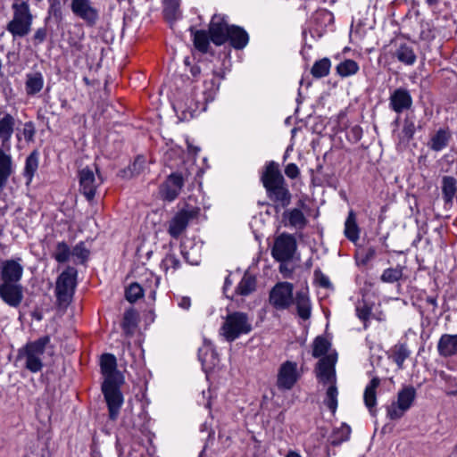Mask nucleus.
I'll return each instance as SVG.
<instances>
[{
    "label": "nucleus",
    "instance_id": "1",
    "mask_svg": "<svg viewBox=\"0 0 457 457\" xmlns=\"http://www.w3.org/2000/svg\"><path fill=\"white\" fill-rule=\"evenodd\" d=\"M262 181L271 201L282 208L290 204L292 195L277 162H270L266 165Z\"/></svg>",
    "mask_w": 457,
    "mask_h": 457
},
{
    "label": "nucleus",
    "instance_id": "2",
    "mask_svg": "<svg viewBox=\"0 0 457 457\" xmlns=\"http://www.w3.org/2000/svg\"><path fill=\"white\" fill-rule=\"evenodd\" d=\"M48 348L53 349L49 336H43L28 342L18 350L17 359L24 361V368L32 373H37L44 367L43 357Z\"/></svg>",
    "mask_w": 457,
    "mask_h": 457
},
{
    "label": "nucleus",
    "instance_id": "3",
    "mask_svg": "<svg viewBox=\"0 0 457 457\" xmlns=\"http://www.w3.org/2000/svg\"><path fill=\"white\" fill-rule=\"evenodd\" d=\"M12 19L7 23L6 30L13 38L27 36L33 23V14L27 1L14 2L12 4Z\"/></svg>",
    "mask_w": 457,
    "mask_h": 457
},
{
    "label": "nucleus",
    "instance_id": "4",
    "mask_svg": "<svg viewBox=\"0 0 457 457\" xmlns=\"http://www.w3.org/2000/svg\"><path fill=\"white\" fill-rule=\"evenodd\" d=\"M252 324L246 313L235 312L228 314L220 328V334L228 342H233L241 335L248 334Z\"/></svg>",
    "mask_w": 457,
    "mask_h": 457
},
{
    "label": "nucleus",
    "instance_id": "5",
    "mask_svg": "<svg viewBox=\"0 0 457 457\" xmlns=\"http://www.w3.org/2000/svg\"><path fill=\"white\" fill-rule=\"evenodd\" d=\"M77 270L68 266L57 278L55 295L60 306L66 307L71 302L77 285Z\"/></svg>",
    "mask_w": 457,
    "mask_h": 457
},
{
    "label": "nucleus",
    "instance_id": "6",
    "mask_svg": "<svg viewBox=\"0 0 457 457\" xmlns=\"http://www.w3.org/2000/svg\"><path fill=\"white\" fill-rule=\"evenodd\" d=\"M123 383L118 381L102 383V392L108 407L109 419L112 420H117L123 404L124 399L120 391Z\"/></svg>",
    "mask_w": 457,
    "mask_h": 457
},
{
    "label": "nucleus",
    "instance_id": "7",
    "mask_svg": "<svg viewBox=\"0 0 457 457\" xmlns=\"http://www.w3.org/2000/svg\"><path fill=\"white\" fill-rule=\"evenodd\" d=\"M296 248L297 244L295 237L283 233L275 239L271 254L276 261L284 262L294 257Z\"/></svg>",
    "mask_w": 457,
    "mask_h": 457
},
{
    "label": "nucleus",
    "instance_id": "8",
    "mask_svg": "<svg viewBox=\"0 0 457 457\" xmlns=\"http://www.w3.org/2000/svg\"><path fill=\"white\" fill-rule=\"evenodd\" d=\"M199 214V208L187 206L183 208L170 220L168 233L173 238H179L186 230L191 220Z\"/></svg>",
    "mask_w": 457,
    "mask_h": 457
},
{
    "label": "nucleus",
    "instance_id": "9",
    "mask_svg": "<svg viewBox=\"0 0 457 457\" xmlns=\"http://www.w3.org/2000/svg\"><path fill=\"white\" fill-rule=\"evenodd\" d=\"M270 303L278 310L287 309L293 303V285L289 282H279L270 294Z\"/></svg>",
    "mask_w": 457,
    "mask_h": 457
},
{
    "label": "nucleus",
    "instance_id": "10",
    "mask_svg": "<svg viewBox=\"0 0 457 457\" xmlns=\"http://www.w3.org/2000/svg\"><path fill=\"white\" fill-rule=\"evenodd\" d=\"M71 10L76 17L82 20L89 27L95 26L98 21V10L94 6L91 0H71Z\"/></svg>",
    "mask_w": 457,
    "mask_h": 457
},
{
    "label": "nucleus",
    "instance_id": "11",
    "mask_svg": "<svg viewBox=\"0 0 457 457\" xmlns=\"http://www.w3.org/2000/svg\"><path fill=\"white\" fill-rule=\"evenodd\" d=\"M299 378L300 375L297 372V363L287 361L280 365L278 370L277 386L282 391L291 390L296 384Z\"/></svg>",
    "mask_w": 457,
    "mask_h": 457
},
{
    "label": "nucleus",
    "instance_id": "12",
    "mask_svg": "<svg viewBox=\"0 0 457 457\" xmlns=\"http://www.w3.org/2000/svg\"><path fill=\"white\" fill-rule=\"evenodd\" d=\"M21 258L8 259L0 263V283L21 284L23 266Z\"/></svg>",
    "mask_w": 457,
    "mask_h": 457
},
{
    "label": "nucleus",
    "instance_id": "13",
    "mask_svg": "<svg viewBox=\"0 0 457 457\" xmlns=\"http://www.w3.org/2000/svg\"><path fill=\"white\" fill-rule=\"evenodd\" d=\"M336 361L333 355H325L318 361L315 372L319 383L324 386L337 384Z\"/></svg>",
    "mask_w": 457,
    "mask_h": 457
},
{
    "label": "nucleus",
    "instance_id": "14",
    "mask_svg": "<svg viewBox=\"0 0 457 457\" xmlns=\"http://www.w3.org/2000/svg\"><path fill=\"white\" fill-rule=\"evenodd\" d=\"M79 191L87 200L94 199L97 187L102 184L100 176L97 178L92 169L86 167L79 171Z\"/></svg>",
    "mask_w": 457,
    "mask_h": 457
},
{
    "label": "nucleus",
    "instance_id": "15",
    "mask_svg": "<svg viewBox=\"0 0 457 457\" xmlns=\"http://www.w3.org/2000/svg\"><path fill=\"white\" fill-rule=\"evenodd\" d=\"M24 298L21 284L0 283V299L12 308H18Z\"/></svg>",
    "mask_w": 457,
    "mask_h": 457
},
{
    "label": "nucleus",
    "instance_id": "16",
    "mask_svg": "<svg viewBox=\"0 0 457 457\" xmlns=\"http://www.w3.org/2000/svg\"><path fill=\"white\" fill-rule=\"evenodd\" d=\"M183 187V176L178 172L171 173L160 187L161 196L165 201L172 202L179 196Z\"/></svg>",
    "mask_w": 457,
    "mask_h": 457
},
{
    "label": "nucleus",
    "instance_id": "17",
    "mask_svg": "<svg viewBox=\"0 0 457 457\" xmlns=\"http://www.w3.org/2000/svg\"><path fill=\"white\" fill-rule=\"evenodd\" d=\"M100 368L104 377L103 382H124V376L117 370V361L113 354L104 353L100 359Z\"/></svg>",
    "mask_w": 457,
    "mask_h": 457
},
{
    "label": "nucleus",
    "instance_id": "18",
    "mask_svg": "<svg viewBox=\"0 0 457 457\" xmlns=\"http://www.w3.org/2000/svg\"><path fill=\"white\" fill-rule=\"evenodd\" d=\"M413 101L410 91L404 87L395 89L389 96V107L395 112L400 114L410 110Z\"/></svg>",
    "mask_w": 457,
    "mask_h": 457
},
{
    "label": "nucleus",
    "instance_id": "19",
    "mask_svg": "<svg viewBox=\"0 0 457 457\" xmlns=\"http://www.w3.org/2000/svg\"><path fill=\"white\" fill-rule=\"evenodd\" d=\"M229 28L230 26L227 24L223 18L213 15L209 26V34L212 43L216 46L226 43Z\"/></svg>",
    "mask_w": 457,
    "mask_h": 457
},
{
    "label": "nucleus",
    "instance_id": "20",
    "mask_svg": "<svg viewBox=\"0 0 457 457\" xmlns=\"http://www.w3.org/2000/svg\"><path fill=\"white\" fill-rule=\"evenodd\" d=\"M14 117L10 113L5 112L4 116L0 118V147H4L7 151H10L11 149V138L14 132Z\"/></svg>",
    "mask_w": 457,
    "mask_h": 457
},
{
    "label": "nucleus",
    "instance_id": "21",
    "mask_svg": "<svg viewBox=\"0 0 457 457\" xmlns=\"http://www.w3.org/2000/svg\"><path fill=\"white\" fill-rule=\"evenodd\" d=\"M5 148L0 147V190L4 189L13 173L12 155Z\"/></svg>",
    "mask_w": 457,
    "mask_h": 457
},
{
    "label": "nucleus",
    "instance_id": "22",
    "mask_svg": "<svg viewBox=\"0 0 457 457\" xmlns=\"http://www.w3.org/2000/svg\"><path fill=\"white\" fill-rule=\"evenodd\" d=\"M452 139V133L448 128L439 129L433 134L428 142V147L435 152L445 149Z\"/></svg>",
    "mask_w": 457,
    "mask_h": 457
},
{
    "label": "nucleus",
    "instance_id": "23",
    "mask_svg": "<svg viewBox=\"0 0 457 457\" xmlns=\"http://www.w3.org/2000/svg\"><path fill=\"white\" fill-rule=\"evenodd\" d=\"M438 353L443 357L457 354V335L444 334L437 343Z\"/></svg>",
    "mask_w": 457,
    "mask_h": 457
},
{
    "label": "nucleus",
    "instance_id": "24",
    "mask_svg": "<svg viewBox=\"0 0 457 457\" xmlns=\"http://www.w3.org/2000/svg\"><path fill=\"white\" fill-rule=\"evenodd\" d=\"M228 40L235 49H243L248 44L249 37L244 29L233 25L229 28Z\"/></svg>",
    "mask_w": 457,
    "mask_h": 457
},
{
    "label": "nucleus",
    "instance_id": "25",
    "mask_svg": "<svg viewBox=\"0 0 457 457\" xmlns=\"http://www.w3.org/2000/svg\"><path fill=\"white\" fill-rule=\"evenodd\" d=\"M380 384V380L378 378H373L369 385H367L364 390V403L366 407L369 409V411L371 415H375L376 413V404H377V397H376V390Z\"/></svg>",
    "mask_w": 457,
    "mask_h": 457
},
{
    "label": "nucleus",
    "instance_id": "26",
    "mask_svg": "<svg viewBox=\"0 0 457 457\" xmlns=\"http://www.w3.org/2000/svg\"><path fill=\"white\" fill-rule=\"evenodd\" d=\"M44 87V77L41 72L36 71L26 75L25 90L28 96H35Z\"/></svg>",
    "mask_w": 457,
    "mask_h": 457
},
{
    "label": "nucleus",
    "instance_id": "27",
    "mask_svg": "<svg viewBox=\"0 0 457 457\" xmlns=\"http://www.w3.org/2000/svg\"><path fill=\"white\" fill-rule=\"evenodd\" d=\"M39 164V153L37 150L31 152L25 161V167L23 176L26 179V184L29 185L38 169Z\"/></svg>",
    "mask_w": 457,
    "mask_h": 457
},
{
    "label": "nucleus",
    "instance_id": "28",
    "mask_svg": "<svg viewBox=\"0 0 457 457\" xmlns=\"http://www.w3.org/2000/svg\"><path fill=\"white\" fill-rule=\"evenodd\" d=\"M295 303L297 309V314L304 320L311 317V303L309 296L305 291L296 293Z\"/></svg>",
    "mask_w": 457,
    "mask_h": 457
},
{
    "label": "nucleus",
    "instance_id": "29",
    "mask_svg": "<svg viewBox=\"0 0 457 457\" xmlns=\"http://www.w3.org/2000/svg\"><path fill=\"white\" fill-rule=\"evenodd\" d=\"M394 56L405 65H413L417 59L412 46L406 43H403L398 46L394 53Z\"/></svg>",
    "mask_w": 457,
    "mask_h": 457
},
{
    "label": "nucleus",
    "instance_id": "30",
    "mask_svg": "<svg viewBox=\"0 0 457 457\" xmlns=\"http://www.w3.org/2000/svg\"><path fill=\"white\" fill-rule=\"evenodd\" d=\"M345 236L352 242L355 243L360 237V228L357 225L356 215L353 211H350L345 222Z\"/></svg>",
    "mask_w": 457,
    "mask_h": 457
},
{
    "label": "nucleus",
    "instance_id": "31",
    "mask_svg": "<svg viewBox=\"0 0 457 457\" xmlns=\"http://www.w3.org/2000/svg\"><path fill=\"white\" fill-rule=\"evenodd\" d=\"M283 219L287 220L289 225L295 228L302 229L307 224V219L305 218L303 212L297 208L286 211L283 213Z\"/></svg>",
    "mask_w": 457,
    "mask_h": 457
},
{
    "label": "nucleus",
    "instance_id": "32",
    "mask_svg": "<svg viewBox=\"0 0 457 457\" xmlns=\"http://www.w3.org/2000/svg\"><path fill=\"white\" fill-rule=\"evenodd\" d=\"M190 31L193 36L195 47L201 53H207L211 39L208 33L205 30H194L192 28Z\"/></svg>",
    "mask_w": 457,
    "mask_h": 457
},
{
    "label": "nucleus",
    "instance_id": "33",
    "mask_svg": "<svg viewBox=\"0 0 457 457\" xmlns=\"http://www.w3.org/2000/svg\"><path fill=\"white\" fill-rule=\"evenodd\" d=\"M415 397L416 391L414 387L406 386L398 392L396 402L403 407L402 409L408 411L411 407Z\"/></svg>",
    "mask_w": 457,
    "mask_h": 457
},
{
    "label": "nucleus",
    "instance_id": "34",
    "mask_svg": "<svg viewBox=\"0 0 457 457\" xmlns=\"http://www.w3.org/2000/svg\"><path fill=\"white\" fill-rule=\"evenodd\" d=\"M256 279L249 273H245L242 279L238 283L236 293L240 295H248L255 290Z\"/></svg>",
    "mask_w": 457,
    "mask_h": 457
},
{
    "label": "nucleus",
    "instance_id": "35",
    "mask_svg": "<svg viewBox=\"0 0 457 457\" xmlns=\"http://www.w3.org/2000/svg\"><path fill=\"white\" fill-rule=\"evenodd\" d=\"M160 267L165 274H173L180 267V261L174 253L170 251L162 260Z\"/></svg>",
    "mask_w": 457,
    "mask_h": 457
},
{
    "label": "nucleus",
    "instance_id": "36",
    "mask_svg": "<svg viewBox=\"0 0 457 457\" xmlns=\"http://www.w3.org/2000/svg\"><path fill=\"white\" fill-rule=\"evenodd\" d=\"M51 255L59 263L67 262L71 258V248L64 241L57 242Z\"/></svg>",
    "mask_w": 457,
    "mask_h": 457
},
{
    "label": "nucleus",
    "instance_id": "37",
    "mask_svg": "<svg viewBox=\"0 0 457 457\" xmlns=\"http://www.w3.org/2000/svg\"><path fill=\"white\" fill-rule=\"evenodd\" d=\"M338 397V389L337 384L328 385L326 389L325 397L323 400L324 404L328 408V410L334 414L337 409V401Z\"/></svg>",
    "mask_w": 457,
    "mask_h": 457
},
{
    "label": "nucleus",
    "instance_id": "38",
    "mask_svg": "<svg viewBox=\"0 0 457 457\" xmlns=\"http://www.w3.org/2000/svg\"><path fill=\"white\" fill-rule=\"evenodd\" d=\"M221 77H219L218 75L214 74L213 77L210 80H204V101L205 102H212L216 93L218 92L220 88V82Z\"/></svg>",
    "mask_w": 457,
    "mask_h": 457
},
{
    "label": "nucleus",
    "instance_id": "39",
    "mask_svg": "<svg viewBox=\"0 0 457 457\" xmlns=\"http://www.w3.org/2000/svg\"><path fill=\"white\" fill-rule=\"evenodd\" d=\"M331 62L328 58H322L314 62L311 73L314 78L320 79L328 75Z\"/></svg>",
    "mask_w": 457,
    "mask_h": 457
},
{
    "label": "nucleus",
    "instance_id": "40",
    "mask_svg": "<svg viewBox=\"0 0 457 457\" xmlns=\"http://www.w3.org/2000/svg\"><path fill=\"white\" fill-rule=\"evenodd\" d=\"M359 69V65L355 61L352 59H347L337 64V72L341 77H349L356 74Z\"/></svg>",
    "mask_w": 457,
    "mask_h": 457
},
{
    "label": "nucleus",
    "instance_id": "41",
    "mask_svg": "<svg viewBox=\"0 0 457 457\" xmlns=\"http://www.w3.org/2000/svg\"><path fill=\"white\" fill-rule=\"evenodd\" d=\"M410 356V351L403 344L395 345L392 350V359L398 369H403L404 361Z\"/></svg>",
    "mask_w": 457,
    "mask_h": 457
},
{
    "label": "nucleus",
    "instance_id": "42",
    "mask_svg": "<svg viewBox=\"0 0 457 457\" xmlns=\"http://www.w3.org/2000/svg\"><path fill=\"white\" fill-rule=\"evenodd\" d=\"M416 129L414 121L408 116H406L403 122L402 131L399 134V139L401 142H409L413 138Z\"/></svg>",
    "mask_w": 457,
    "mask_h": 457
},
{
    "label": "nucleus",
    "instance_id": "43",
    "mask_svg": "<svg viewBox=\"0 0 457 457\" xmlns=\"http://www.w3.org/2000/svg\"><path fill=\"white\" fill-rule=\"evenodd\" d=\"M403 277V268L401 266H397L395 268H388L386 269L380 279L385 283H395L400 280Z\"/></svg>",
    "mask_w": 457,
    "mask_h": 457
},
{
    "label": "nucleus",
    "instance_id": "44",
    "mask_svg": "<svg viewBox=\"0 0 457 457\" xmlns=\"http://www.w3.org/2000/svg\"><path fill=\"white\" fill-rule=\"evenodd\" d=\"M330 346L329 342L322 337H318L313 342L312 355L315 358L321 357L327 353Z\"/></svg>",
    "mask_w": 457,
    "mask_h": 457
},
{
    "label": "nucleus",
    "instance_id": "45",
    "mask_svg": "<svg viewBox=\"0 0 457 457\" xmlns=\"http://www.w3.org/2000/svg\"><path fill=\"white\" fill-rule=\"evenodd\" d=\"M88 255L89 251L87 249L83 242H79L71 249V256L76 258L80 263H84L88 258Z\"/></svg>",
    "mask_w": 457,
    "mask_h": 457
},
{
    "label": "nucleus",
    "instance_id": "46",
    "mask_svg": "<svg viewBox=\"0 0 457 457\" xmlns=\"http://www.w3.org/2000/svg\"><path fill=\"white\" fill-rule=\"evenodd\" d=\"M143 296V289L137 283H132L126 290V299L129 303H135Z\"/></svg>",
    "mask_w": 457,
    "mask_h": 457
},
{
    "label": "nucleus",
    "instance_id": "47",
    "mask_svg": "<svg viewBox=\"0 0 457 457\" xmlns=\"http://www.w3.org/2000/svg\"><path fill=\"white\" fill-rule=\"evenodd\" d=\"M402 408L403 407L400 406L396 401L393 402L386 408V411H387L386 415H387V417L390 420H392L401 419L404 415V413L407 411H405L404 409H402Z\"/></svg>",
    "mask_w": 457,
    "mask_h": 457
},
{
    "label": "nucleus",
    "instance_id": "48",
    "mask_svg": "<svg viewBox=\"0 0 457 457\" xmlns=\"http://www.w3.org/2000/svg\"><path fill=\"white\" fill-rule=\"evenodd\" d=\"M136 312L134 310L130 309L125 312L123 321H122V328L125 331H128L130 327H134L136 325Z\"/></svg>",
    "mask_w": 457,
    "mask_h": 457
},
{
    "label": "nucleus",
    "instance_id": "49",
    "mask_svg": "<svg viewBox=\"0 0 457 457\" xmlns=\"http://www.w3.org/2000/svg\"><path fill=\"white\" fill-rule=\"evenodd\" d=\"M47 37V29L46 27L38 28L36 29L33 37L32 43L35 46L41 45Z\"/></svg>",
    "mask_w": 457,
    "mask_h": 457
},
{
    "label": "nucleus",
    "instance_id": "50",
    "mask_svg": "<svg viewBox=\"0 0 457 457\" xmlns=\"http://www.w3.org/2000/svg\"><path fill=\"white\" fill-rule=\"evenodd\" d=\"M22 134L27 142L34 141L36 129L34 124L31 121L26 122L24 124Z\"/></svg>",
    "mask_w": 457,
    "mask_h": 457
},
{
    "label": "nucleus",
    "instance_id": "51",
    "mask_svg": "<svg viewBox=\"0 0 457 457\" xmlns=\"http://www.w3.org/2000/svg\"><path fill=\"white\" fill-rule=\"evenodd\" d=\"M145 164V159L143 156H137L134 162L129 166V170L132 174L137 175L139 174Z\"/></svg>",
    "mask_w": 457,
    "mask_h": 457
},
{
    "label": "nucleus",
    "instance_id": "52",
    "mask_svg": "<svg viewBox=\"0 0 457 457\" xmlns=\"http://www.w3.org/2000/svg\"><path fill=\"white\" fill-rule=\"evenodd\" d=\"M315 279L318 282V284L324 288H328L331 287V283L329 278L323 274L320 270H315L314 271Z\"/></svg>",
    "mask_w": 457,
    "mask_h": 457
},
{
    "label": "nucleus",
    "instance_id": "53",
    "mask_svg": "<svg viewBox=\"0 0 457 457\" xmlns=\"http://www.w3.org/2000/svg\"><path fill=\"white\" fill-rule=\"evenodd\" d=\"M356 313L360 320H361L363 321H367L370 319L371 311H370V308L366 305L358 306L356 308Z\"/></svg>",
    "mask_w": 457,
    "mask_h": 457
},
{
    "label": "nucleus",
    "instance_id": "54",
    "mask_svg": "<svg viewBox=\"0 0 457 457\" xmlns=\"http://www.w3.org/2000/svg\"><path fill=\"white\" fill-rule=\"evenodd\" d=\"M285 174L290 179H295L299 176L300 170L296 164L288 163L285 168Z\"/></svg>",
    "mask_w": 457,
    "mask_h": 457
},
{
    "label": "nucleus",
    "instance_id": "55",
    "mask_svg": "<svg viewBox=\"0 0 457 457\" xmlns=\"http://www.w3.org/2000/svg\"><path fill=\"white\" fill-rule=\"evenodd\" d=\"M376 249L374 247H369L365 250L364 253H363V257H362V260H361V262L363 264H366L368 263L370 261H371L372 259L375 258L376 256Z\"/></svg>",
    "mask_w": 457,
    "mask_h": 457
},
{
    "label": "nucleus",
    "instance_id": "56",
    "mask_svg": "<svg viewBox=\"0 0 457 457\" xmlns=\"http://www.w3.org/2000/svg\"><path fill=\"white\" fill-rule=\"evenodd\" d=\"M179 308L188 311L191 307V299L188 296H180L177 298Z\"/></svg>",
    "mask_w": 457,
    "mask_h": 457
},
{
    "label": "nucleus",
    "instance_id": "57",
    "mask_svg": "<svg viewBox=\"0 0 457 457\" xmlns=\"http://www.w3.org/2000/svg\"><path fill=\"white\" fill-rule=\"evenodd\" d=\"M430 37V32L429 31H424L422 30L420 32V38L422 39V40H427V39H429Z\"/></svg>",
    "mask_w": 457,
    "mask_h": 457
},
{
    "label": "nucleus",
    "instance_id": "58",
    "mask_svg": "<svg viewBox=\"0 0 457 457\" xmlns=\"http://www.w3.org/2000/svg\"><path fill=\"white\" fill-rule=\"evenodd\" d=\"M285 457H303L299 453L290 450Z\"/></svg>",
    "mask_w": 457,
    "mask_h": 457
},
{
    "label": "nucleus",
    "instance_id": "59",
    "mask_svg": "<svg viewBox=\"0 0 457 457\" xmlns=\"http://www.w3.org/2000/svg\"><path fill=\"white\" fill-rule=\"evenodd\" d=\"M191 73L194 77L200 74V68L198 66H193L191 68Z\"/></svg>",
    "mask_w": 457,
    "mask_h": 457
},
{
    "label": "nucleus",
    "instance_id": "60",
    "mask_svg": "<svg viewBox=\"0 0 457 457\" xmlns=\"http://www.w3.org/2000/svg\"><path fill=\"white\" fill-rule=\"evenodd\" d=\"M128 457H143V454L137 453L136 451H132L129 453Z\"/></svg>",
    "mask_w": 457,
    "mask_h": 457
},
{
    "label": "nucleus",
    "instance_id": "61",
    "mask_svg": "<svg viewBox=\"0 0 457 457\" xmlns=\"http://www.w3.org/2000/svg\"><path fill=\"white\" fill-rule=\"evenodd\" d=\"M425 2H426L429 6H434V5H436V4L439 3V0H425Z\"/></svg>",
    "mask_w": 457,
    "mask_h": 457
},
{
    "label": "nucleus",
    "instance_id": "62",
    "mask_svg": "<svg viewBox=\"0 0 457 457\" xmlns=\"http://www.w3.org/2000/svg\"><path fill=\"white\" fill-rule=\"evenodd\" d=\"M343 429L346 432V436L345 438V440L348 439L349 437V434H350V428L348 426H345L343 428Z\"/></svg>",
    "mask_w": 457,
    "mask_h": 457
},
{
    "label": "nucleus",
    "instance_id": "63",
    "mask_svg": "<svg viewBox=\"0 0 457 457\" xmlns=\"http://www.w3.org/2000/svg\"><path fill=\"white\" fill-rule=\"evenodd\" d=\"M447 394L448 395H457V389L455 391H453V392H448Z\"/></svg>",
    "mask_w": 457,
    "mask_h": 457
},
{
    "label": "nucleus",
    "instance_id": "64",
    "mask_svg": "<svg viewBox=\"0 0 457 457\" xmlns=\"http://www.w3.org/2000/svg\"><path fill=\"white\" fill-rule=\"evenodd\" d=\"M279 270H280V271L282 272V271H283V270H286V267H284V265H283V264H281V265H280V267H279Z\"/></svg>",
    "mask_w": 457,
    "mask_h": 457
}]
</instances>
